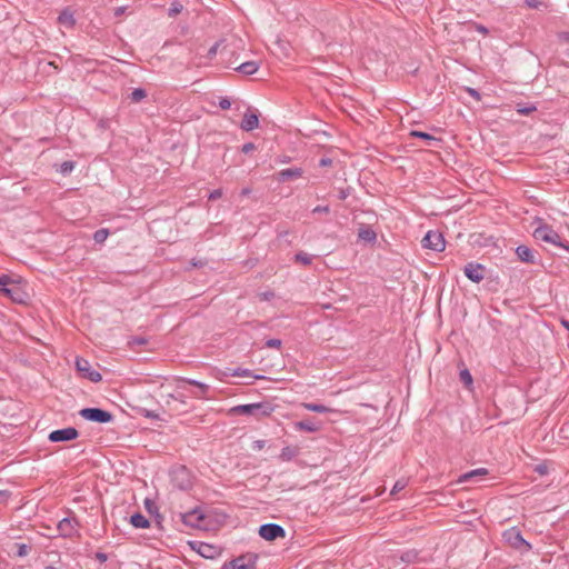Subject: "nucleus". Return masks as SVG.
Wrapping results in <instances>:
<instances>
[{
	"label": "nucleus",
	"mask_w": 569,
	"mask_h": 569,
	"mask_svg": "<svg viewBox=\"0 0 569 569\" xmlns=\"http://www.w3.org/2000/svg\"><path fill=\"white\" fill-rule=\"evenodd\" d=\"M221 197H222V190H221V189H216V190H213V191H211V192L209 193L208 199H209L210 201H214V200H217V199H219V198H221Z\"/></svg>",
	"instance_id": "48"
},
{
	"label": "nucleus",
	"mask_w": 569,
	"mask_h": 569,
	"mask_svg": "<svg viewBox=\"0 0 569 569\" xmlns=\"http://www.w3.org/2000/svg\"><path fill=\"white\" fill-rule=\"evenodd\" d=\"M58 21L61 24H66V26H69V27H73L76 24V20L73 18V13L70 10H68V9L63 10L59 14Z\"/></svg>",
	"instance_id": "27"
},
{
	"label": "nucleus",
	"mask_w": 569,
	"mask_h": 569,
	"mask_svg": "<svg viewBox=\"0 0 569 569\" xmlns=\"http://www.w3.org/2000/svg\"><path fill=\"white\" fill-rule=\"evenodd\" d=\"M421 243L423 248H428L437 252L443 251L446 247L442 233L436 230L428 231Z\"/></svg>",
	"instance_id": "9"
},
{
	"label": "nucleus",
	"mask_w": 569,
	"mask_h": 569,
	"mask_svg": "<svg viewBox=\"0 0 569 569\" xmlns=\"http://www.w3.org/2000/svg\"><path fill=\"white\" fill-rule=\"evenodd\" d=\"M332 164V160L330 158H321L319 160V166L320 167H329Z\"/></svg>",
	"instance_id": "58"
},
{
	"label": "nucleus",
	"mask_w": 569,
	"mask_h": 569,
	"mask_svg": "<svg viewBox=\"0 0 569 569\" xmlns=\"http://www.w3.org/2000/svg\"><path fill=\"white\" fill-rule=\"evenodd\" d=\"M76 368L82 378H86L92 382H99L102 379L101 373L97 370H93L90 362L84 358L78 357L76 359Z\"/></svg>",
	"instance_id": "10"
},
{
	"label": "nucleus",
	"mask_w": 569,
	"mask_h": 569,
	"mask_svg": "<svg viewBox=\"0 0 569 569\" xmlns=\"http://www.w3.org/2000/svg\"><path fill=\"white\" fill-rule=\"evenodd\" d=\"M231 376L232 377H249V378H254V379L262 378L261 376L252 375V372L249 369H241V368H237V369L232 370Z\"/></svg>",
	"instance_id": "32"
},
{
	"label": "nucleus",
	"mask_w": 569,
	"mask_h": 569,
	"mask_svg": "<svg viewBox=\"0 0 569 569\" xmlns=\"http://www.w3.org/2000/svg\"><path fill=\"white\" fill-rule=\"evenodd\" d=\"M219 107L222 109V110H228L230 109L231 107V101L228 97H221L220 100H219Z\"/></svg>",
	"instance_id": "42"
},
{
	"label": "nucleus",
	"mask_w": 569,
	"mask_h": 569,
	"mask_svg": "<svg viewBox=\"0 0 569 569\" xmlns=\"http://www.w3.org/2000/svg\"><path fill=\"white\" fill-rule=\"evenodd\" d=\"M183 9V6L177 1L172 2L170 8H169V11H168V14L169 17H176L177 14H179Z\"/></svg>",
	"instance_id": "38"
},
{
	"label": "nucleus",
	"mask_w": 569,
	"mask_h": 569,
	"mask_svg": "<svg viewBox=\"0 0 569 569\" xmlns=\"http://www.w3.org/2000/svg\"><path fill=\"white\" fill-rule=\"evenodd\" d=\"M466 91L476 100V101H480L481 100V96L479 93L478 90L473 89V88H466Z\"/></svg>",
	"instance_id": "49"
},
{
	"label": "nucleus",
	"mask_w": 569,
	"mask_h": 569,
	"mask_svg": "<svg viewBox=\"0 0 569 569\" xmlns=\"http://www.w3.org/2000/svg\"><path fill=\"white\" fill-rule=\"evenodd\" d=\"M300 453V448L295 446H287L284 448H282L280 455H279V459L281 461H290L292 460L293 458H296L297 456H299Z\"/></svg>",
	"instance_id": "23"
},
{
	"label": "nucleus",
	"mask_w": 569,
	"mask_h": 569,
	"mask_svg": "<svg viewBox=\"0 0 569 569\" xmlns=\"http://www.w3.org/2000/svg\"><path fill=\"white\" fill-rule=\"evenodd\" d=\"M206 516L199 508H194L188 512L181 513V520L184 525L193 528H201L204 526Z\"/></svg>",
	"instance_id": "14"
},
{
	"label": "nucleus",
	"mask_w": 569,
	"mask_h": 569,
	"mask_svg": "<svg viewBox=\"0 0 569 569\" xmlns=\"http://www.w3.org/2000/svg\"><path fill=\"white\" fill-rule=\"evenodd\" d=\"M536 110H537V108L533 104H521V103L517 104V112L522 116H528Z\"/></svg>",
	"instance_id": "37"
},
{
	"label": "nucleus",
	"mask_w": 569,
	"mask_h": 569,
	"mask_svg": "<svg viewBox=\"0 0 569 569\" xmlns=\"http://www.w3.org/2000/svg\"><path fill=\"white\" fill-rule=\"evenodd\" d=\"M303 407L309 411L318 413H326L331 411L330 408L319 403H303Z\"/></svg>",
	"instance_id": "31"
},
{
	"label": "nucleus",
	"mask_w": 569,
	"mask_h": 569,
	"mask_svg": "<svg viewBox=\"0 0 569 569\" xmlns=\"http://www.w3.org/2000/svg\"><path fill=\"white\" fill-rule=\"evenodd\" d=\"M503 540L512 548L520 552H526L531 549V546L526 541L521 532L517 528H510L502 533Z\"/></svg>",
	"instance_id": "6"
},
{
	"label": "nucleus",
	"mask_w": 569,
	"mask_h": 569,
	"mask_svg": "<svg viewBox=\"0 0 569 569\" xmlns=\"http://www.w3.org/2000/svg\"><path fill=\"white\" fill-rule=\"evenodd\" d=\"M44 569H58V568L56 566H53V565H49V566H46Z\"/></svg>",
	"instance_id": "63"
},
{
	"label": "nucleus",
	"mask_w": 569,
	"mask_h": 569,
	"mask_svg": "<svg viewBox=\"0 0 569 569\" xmlns=\"http://www.w3.org/2000/svg\"><path fill=\"white\" fill-rule=\"evenodd\" d=\"M141 415L146 418H151V419H159V415L156 413L154 411H150V410H147V409H143L141 411Z\"/></svg>",
	"instance_id": "52"
},
{
	"label": "nucleus",
	"mask_w": 569,
	"mask_h": 569,
	"mask_svg": "<svg viewBox=\"0 0 569 569\" xmlns=\"http://www.w3.org/2000/svg\"><path fill=\"white\" fill-rule=\"evenodd\" d=\"M259 536L267 541H274L278 538L286 537V530L283 527L277 523H264L259 528Z\"/></svg>",
	"instance_id": "11"
},
{
	"label": "nucleus",
	"mask_w": 569,
	"mask_h": 569,
	"mask_svg": "<svg viewBox=\"0 0 569 569\" xmlns=\"http://www.w3.org/2000/svg\"><path fill=\"white\" fill-rule=\"evenodd\" d=\"M312 212L313 213H329L330 208H329V206H317L316 208H313Z\"/></svg>",
	"instance_id": "51"
},
{
	"label": "nucleus",
	"mask_w": 569,
	"mask_h": 569,
	"mask_svg": "<svg viewBox=\"0 0 569 569\" xmlns=\"http://www.w3.org/2000/svg\"><path fill=\"white\" fill-rule=\"evenodd\" d=\"M196 545H198V553L207 559H213L218 555L217 547L206 543V542H192L191 547L192 549H196Z\"/></svg>",
	"instance_id": "18"
},
{
	"label": "nucleus",
	"mask_w": 569,
	"mask_h": 569,
	"mask_svg": "<svg viewBox=\"0 0 569 569\" xmlns=\"http://www.w3.org/2000/svg\"><path fill=\"white\" fill-rule=\"evenodd\" d=\"M477 30H478L479 32L485 33V34H487V33H488V29H487L486 27L481 26V24L477 26Z\"/></svg>",
	"instance_id": "60"
},
{
	"label": "nucleus",
	"mask_w": 569,
	"mask_h": 569,
	"mask_svg": "<svg viewBox=\"0 0 569 569\" xmlns=\"http://www.w3.org/2000/svg\"><path fill=\"white\" fill-rule=\"evenodd\" d=\"M410 136L425 140L428 146H432V142H437V143L441 142L440 138H436L425 131L412 130V131H410Z\"/></svg>",
	"instance_id": "26"
},
{
	"label": "nucleus",
	"mask_w": 569,
	"mask_h": 569,
	"mask_svg": "<svg viewBox=\"0 0 569 569\" xmlns=\"http://www.w3.org/2000/svg\"><path fill=\"white\" fill-rule=\"evenodd\" d=\"M486 270L483 264L477 262H468L463 267L465 276L475 283H479L485 279Z\"/></svg>",
	"instance_id": "13"
},
{
	"label": "nucleus",
	"mask_w": 569,
	"mask_h": 569,
	"mask_svg": "<svg viewBox=\"0 0 569 569\" xmlns=\"http://www.w3.org/2000/svg\"><path fill=\"white\" fill-rule=\"evenodd\" d=\"M486 475H488V470L486 468L475 469V470H471L469 472L461 475L459 478V482L471 481L478 477H482Z\"/></svg>",
	"instance_id": "25"
},
{
	"label": "nucleus",
	"mask_w": 569,
	"mask_h": 569,
	"mask_svg": "<svg viewBox=\"0 0 569 569\" xmlns=\"http://www.w3.org/2000/svg\"><path fill=\"white\" fill-rule=\"evenodd\" d=\"M76 162L74 161H64L60 164L58 171L63 174L68 176L71 173V171L74 169Z\"/></svg>",
	"instance_id": "35"
},
{
	"label": "nucleus",
	"mask_w": 569,
	"mask_h": 569,
	"mask_svg": "<svg viewBox=\"0 0 569 569\" xmlns=\"http://www.w3.org/2000/svg\"><path fill=\"white\" fill-rule=\"evenodd\" d=\"M129 522L137 529H147L150 527V521L141 512H136L130 517Z\"/></svg>",
	"instance_id": "21"
},
{
	"label": "nucleus",
	"mask_w": 569,
	"mask_h": 569,
	"mask_svg": "<svg viewBox=\"0 0 569 569\" xmlns=\"http://www.w3.org/2000/svg\"><path fill=\"white\" fill-rule=\"evenodd\" d=\"M266 446V441L264 440H256L253 441L252 443V449L253 450H262Z\"/></svg>",
	"instance_id": "55"
},
{
	"label": "nucleus",
	"mask_w": 569,
	"mask_h": 569,
	"mask_svg": "<svg viewBox=\"0 0 569 569\" xmlns=\"http://www.w3.org/2000/svg\"><path fill=\"white\" fill-rule=\"evenodd\" d=\"M349 196H350V190H349V188H347V189H343V188L339 189L338 198H339L340 200H346Z\"/></svg>",
	"instance_id": "53"
},
{
	"label": "nucleus",
	"mask_w": 569,
	"mask_h": 569,
	"mask_svg": "<svg viewBox=\"0 0 569 569\" xmlns=\"http://www.w3.org/2000/svg\"><path fill=\"white\" fill-rule=\"evenodd\" d=\"M177 388L184 389L186 385L193 386L196 391H191V396L197 399H209L208 392L210 390V386L203 382L197 381L194 379H189L184 377L176 378Z\"/></svg>",
	"instance_id": "7"
},
{
	"label": "nucleus",
	"mask_w": 569,
	"mask_h": 569,
	"mask_svg": "<svg viewBox=\"0 0 569 569\" xmlns=\"http://www.w3.org/2000/svg\"><path fill=\"white\" fill-rule=\"evenodd\" d=\"M295 429L299 431L307 432H316L320 429V423L313 421L312 419H305L301 421L295 422Z\"/></svg>",
	"instance_id": "20"
},
{
	"label": "nucleus",
	"mask_w": 569,
	"mask_h": 569,
	"mask_svg": "<svg viewBox=\"0 0 569 569\" xmlns=\"http://www.w3.org/2000/svg\"><path fill=\"white\" fill-rule=\"evenodd\" d=\"M259 127V113L258 111H252L251 109H248L247 112L243 114L242 121L240 123V128L246 131H252Z\"/></svg>",
	"instance_id": "16"
},
{
	"label": "nucleus",
	"mask_w": 569,
	"mask_h": 569,
	"mask_svg": "<svg viewBox=\"0 0 569 569\" xmlns=\"http://www.w3.org/2000/svg\"><path fill=\"white\" fill-rule=\"evenodd\" d=\"M281 343L282 342H281L280 339L272 338V339H268L266 341V347H268V348H280Z\"/></svg>",
	"instance_id": "44"
},
{
	"label": "nucleus",
	"mask_w": 569,
	"mask_h": 569,
	"mask_svg": "<svg viewBox=\"0 0 569 569\" xmlns=\"http://www.w3.org/2000/svg\"><path fill=\"white\" fill-rule=\"evenodd\" d=\"M295 262L301 263L303 266H309L312 262V257L307 252L299 251L293 257Z\"/></svg>",
	"instance_id": "30"
},
{
	"label": "nucleus",
	"mask_w": 569,
	"mask_h": 569,
	"mask_svg": "<svg viewBox=\"0 0 569 569\" xmlns=\"http://www.w3.org/2000/svg\"><path fill=\"white\" fill-rule=\"evenodd\" d=\"M259 69V63L257 61H246L241 63L239 67L236 68V71L246 74L251 76L256 73Z\"/></svg>",
	"instance_id": "24"
},
{
	"label": "nucleus",
	"mask_w": 569,
	"mask_h": 569,
	"mask_svg": "<svg viewBox=\"0 0 569 569\" xmlns=\"http://www.w3.org/2000/svg\"><path fill=\"white\" fill-rule=\"evenodd\" d=\"M153 516H154V520H156V522H157V526H158V527H161V523H162V521H163V516H162V515H160L159 512H156Z\"/></svg>",
	"instance_id": "59"
},
{
	"label": "nucleus",
	"mask_w": 569,
	"mask_h": 569,
	"mask_svg": "<svg viewBox=\"0 0 569 569\" xmlns=\"http://www.w3.org/2000/svg\"><path fill=\"white\" fill-rule=\"evenodd\" d=\"M0 293L19 305H27L30 299L29 293L14 280L8 288H0Z\"/></svg>",
	"instance_id": "8"
},
{
	"label": "nucleus",
	"mask_w": 569,
	"mask_h": 569,
	"mask_svg": "<svg viewBox=\"0 0 569 569\" xmlns=\"http://www.w3.org/2000/svg\"><path fill=\"white\" fill-rule=\"evenodd\" d=\"M256 149H257V147L253 142H247L241 147V151L243 153H250L251 151H254Z\"/></svg>",
	"instance_id": "47"
},
{
	"label": "nucleus",
	"mask_w": 569,
	"mask_h": 569,
	"mask_svg": "<svg viewBox=\"0 0 569 569\" xmlns=\"http://www.w3.org/2000/svg\"><path fill=\"white\" fill-rule=\"evenodd\" d=\"M144 508L150 515H154L156 512H158L157 505L149 498L144 500Z\"/></svg>",
	"instance_id": "39"
},
{
	"label": "nucleus",
	"mask_w": 569,
	"mask_h": 569,
	"mask_svg": "<svg viewBox=\"0 0 569 569\" xmlns=\"http://www.w3.org/2000/svg\"><path fill=\"white\" fill-rule=\"evenodd\" d=\"M79 416L98 423H109L113 420V415L110 411L97 407L83 408L79 411Z\"/></svg>",
	"instance_id": "5"
},
{
	"label": "nucleus",
	"mask_w": 569,
	"mask_h": 569,
	"mask_svg": "<svg viewBox=\"0 0 569 569\" xmlns=\"http://www.w3.org/2000/svg\"><path fill=\"white\" fill-rule=\"evenodd\" d=\"M79 522L76 518H63L59 521L57 529L59 535L64 538H71L77 533Z\"/></svg>",
	"instance_id": "15"
},
{
	"label": "nucleus",
	"mask_w": 569,
	"mask_h": 569,
	"mask_svg": "<svg viewBox=\"0 0 569 569\" xmlns=\"http://www.w3.org/2000/svg\"><path fill=\"white\" fill-rule=\"evenodd\" d=\"M13 279L9 274L0 276V288H8L12 283Z\"/></svg>",
	"instance_id": "40"
},
{
	"label": "nucleus",
	"mask_w": 569,
	"mask_h": 569,
	"mask_svg": "<svg viewBox=\"0 0 569 569\" xmlns=\"http://www.w3.org/2000/svg\"><path fill=\"white\" fill-rule=\"evenodd\" d=\"M406 487V482L401 481V480H398L393 487H392V490L390 492L391 496H396L398 492H400L401 490H403Z\"/></svg>",
	"instance_id": "41"
},
{
	"label": "nucleus",
	"mask_w": 569,
	"mask_h": 569,
	"mask_svg": "<svg viewBox=\"0 0 569 569\" xmlns=\"http://www.w3.org/2000/svg\"><path fill=\"white\" fill-rule=\"evenodd\" d=\"M525 3L530 9H537L540 6V2L538 0H525Z\"/></svg>",
	"instance_id": "57"
},
{
	"label": "nucleus",
	"mask_w": 569,
	"mask_h": 569,
	"mask_svg": "<svg viewBox=\"0 0 569 569\" xmlns=\"http://www.w3.org/2000/svg\"><path fill=\"white\" fill-rule=\"evenodd\" d=\"M251 192V189L250 188H243L240 192V196L244 197V196H248L250 194Z\"/></svg>",
	"instance_id": "61"
},
{
	"label": "nucleus",
	"mask_w": 569,
	"mask_h": 569,
	"mask_svg": "<svg viewBox=\"0 0 569 569\" xmlns=\"http://www.w3.org/2000/svg\"><path fill=\"white\" fill-rule=\"evenodd\" d=\"M147 90L143 88H136L132 90V92L128 96V99L132 103H138L141 100H143L147 97Z\"/></svg>",
	"instance_id": "28"
},
{
	"label": "nucleus",
	"mask_w": 569,
	"mask_h": 569,
	"mask_svg": "<svg viewBox=\"0 0 569 569\" xmlns=\"http://www.w3.org/2000/svg\"><path fill=\"white\" fill-rule=\"evenodd\" d=\"M535 471L538 472L540 476L548 473V467L546 465H537L535 467Z\"/></svg>",
	"instance_id": "54"
},
{
	"label": "nucleus",
	"mask_w": 569,
	"mask_h": 569,
	"mask_svg": "<svg viewBox=\"0 0 569 569\" xmlns=\"http://www.w3.org/2000/svg\"><path fill=\"white\" fill-rule=\"evenodd\" d=\"M11 492L9 490H0V505H3L10 498Z\"/></svg>",
	"instance_id": "50"
},
{
	"label": "nucleus",
	"mask_w": 569,
	"mask_h": 569,
	"mask_svg": "<svg viewBox=\"0 0 569 569\" xmlns=\"http://www.w3.org/2000/svg\"><path fill=\"white\" fill-rule=\"evenodd\" d=\"M94 557H96V559H97L99 562H101V563H103V562H106V561L108 560V556H107V553H104V552H100V551H98V552H96V556H94Z\"/></svg>",
	"instance_id": "56"
},
{
	"label": "nucleus",
	"mask_w": 569,
	"mask_h": 569,
	"mask_svg": "<svg viewBox=\"0 0 569 569\" xmlns=\"http://www.w3.org/2000/svg\"><path fill=\"white\" fill-rule=\"evenodd\" d=\"M358 238L368 243H373L377 240V233L368 226H362L358 231Z\"/></svg>",
	"instance_id": "22"
},
{
	"label": "nucleus",
	"mask_w": 569,
	"mask_h": 569,
	"mask_svg": "<svg viewBox=\"0 0 569 569\" xmlns=\"http://www.w3.org/2000/svg\"><path fill=\"white\" fill-rule=\"evenodd\" d=\"M533 237L537 240H541L548 243H552L557 247H560L567 251H569V242L567 240H562L559 233L552 229L551 226L542 224L536 228L533 232Z\"/></svg>",
	"instance_id": "2"
},
{
	"label": "nucleus",
	"mask_w": 569,
	"mask_h": 569,
	"mask_svg": "<svg viewBox=\"0 0 569 569\" xmlns=\"http://www.w3.org/2000/svg\"><path fill=\"white\" fill-rule=\"evenodd\" d=\"M303 174V170L301 168H288L280 170L276 174V180L278 182H287L291 180H296L298 178H301Z\"/></svg>",
	"instance_id": "17"
},
{
	"label": "nucleus",
	"mask_w": 569,
	"mask_h": 569,
	"mask_svg": "<svg viewBox=\"0 0 569 569\" xmlns=\"http://www.w3.org/2000/svg\"><path fill=\"white\" fill-rule=\"evenodd\" d=\"M148 343V339L144 337H133L131 340V345L133 346H144Z\"/></svg>",
	"instance_id": "46"
},
{
	"label": "nucleus",
	"mask_w": 569,
	"mask_h": 569,
	"mask_svg": "<svg viewBox=\"0 0 569 569\" xmlns=\"http://www.w3.org/2000/svg\"><path fill=\"white\" fill-rule=\"evenodd\" d=\"M418 558V552L416 550H408V551H405L400 559L402 562H406V563H411V562H415Z\"/></svg>",
	"instance_id": "36"
},
{
	"label": "nucleus",
	"mask_w": 569,
	"mask_h": 569,
	"mask_svg": "<svg viewBox=\"0 0 569 569\" xmlns=\"http://www.w3.org/2000/svg\"><path fill=\"white\" fill-rule=\"evenodd\" d=\"M12 549L16 550L14 556H17L19 558H23L29 555V552L31 550V545L14 542L12 545Z\"/></svg>",
	"instance_id": "29"
},
{
	"label": "nucleus",
	"mask_w": 569,
	"mask_h": 569,
	"mask_svg": "<svg viewBox=\"0 0 569 569\" xmlns=\"http://www.w3.org/2000/svg\"><path fill=\"white\" fill-rule=\"evenodd\" d=\"M222 43V41H217L209 50H208V53H207V57L212 59L217 52H218V49L220 47V44Z\"/></svg>",
	"instance_id": "43"
},
{
	"label": "nucleus",
	"mask_w": 569,
	"mask_h": 569,
	"mask_svg": "<svg viewBox=\"0 0 569 569\" xmlns=\"http://www.w3.org/2000/svg\"><path fill=\"white\" fill-rule=\"evenodd\" d=\"M79 437V431L74 427L57 429L49 433L48 439L51 442H68Z\"/></svg>",
	"instance_id": "12"
},
{
	"label": "nucleus",
	"mask_w": 569,
	"mask_h": 569,
	"mask_svg": "<svg viewBox=\"0 0 569 569\" xmlns=\"http://www.w3.org/2000/svg\"><path fill=\"white\" fill-rule=\"evenodd\" d=\"M516 254L521 262L531 263V264L537 263L536 254L529 247H527L525 244H520L517 247Z\"/></svg>",
	"instance_id": "19"
},
{
	"label": "nucleus",
	"mask_w": 569,
	"mask_h": 569,
	"mask_svg": "<svg viewBox=\"0 0 569 569\" xmlns=\"http://www.w3.org/2000/svg\"><path fill=\"white\" fill-rule=\"evenodd\" d=\"M322 308H323V309H329V308H331V305H330V303H328V305H322Z\"/></svg>",
	"instance_id": "64"
},
{
	"label": "nucleus",
	"mask_w": 569,
	"mask_h": 569,
	"mask_svg": "<svg viewBox=\"0 0 569 569\" xmlns=\"http://www.w3.org/2000/svg\"><path fill=\"white\" fill-rule=\"evenodd\" d=\"M272 411L273 407L270 402L239 405L230 410L232 413L253 416L257 419L270 416Z\"/></svg>",
	"instance_id": "1"
},
{
	"label": "nucleus",
	"mask_w": 569,
	"mask_h": 569,
	"mask_svg": "<svg viewBox=\"0 0 569 569\" xmlns=\"http://www.w3.org/2000/svg\"><path fill=\"white\" fill-rule=\"evenodd\" d=\"M173 487L179 490H188L192 487V476L184 466H178L170 472Z\"/></svg>",
	"instance_id": "4"
},
{
	"label": "nucleus",
	"mask_w": 569,
	"mask_h": 569,
	"mask_svg": "<svg viewBox=\"0 0 569 569\" xmlns=\"http://www.w3.org/2000/svg\"><path fill=\"white\" fill-rule=\"evenodd\" d=\"M561 325L569 331V321L568 320L562 319Z\"/></svg>",
	"instance_id": "62"
},
{
	"label": "nucleus",
	"mask_w": 569,
	"mask_h": 569,
	"mask_svg": "<svg viewBox=\"0 0 569 569\" xmlns=\"http://www.w3.org/2000/svg\"><path fill=\"white\" fill-rule=\"evenodd\" d=\"M459 377H460V381L466 386V387H470L473 382L472 380V376L470 373V371L468 369H462L460 370L459 372Z\"/></svg>",
	"instance_id": "34"
},
{
	"label": "nucleus",
	"mask_w": 569,
	"mask_h": 569,
	"mask_svg": "<svg viewBox=\"0 0 569 569\" xmlns=\"http://www.w3.org/2000/svg\"><path fill=\"white\" fill-rule=\"evenodd\" d=\"M557 38L560 42L569 44V31H560L557 33Z\"/></svg>",
	"instance_id": "45"
},
{
	"label": "nucleus",
	"mask_w": 569,
	"mask_h": 569,
	"mask_svg": "<svg viewBox=\"0 0 569 569\" xmlns=\"http://www.w3.org/2000/svg\"><path fill=\"white\" fill-rule=\"evenodd\" d=\"M108 236L109 230L106 228H101L93 233V240L96 241V243H103L107 240Z\"/></svg>",
	"instance_id": "33"
},
{
	"label": "nucleus",
	"mask_w": 569,
	"mask_h": 569,
	"mask_svg": "<svg viewBox=\"0 0 569 569\" xmlns=\"http://www.w3.org/2000/svg\"><path fill=\"white\" fill-rule=\"evenodd\" d=\"M258 558V553L246 552L224 562L220 569H256Z\"/></svg>",
	"instance_id": "3"
}]
</instances>
